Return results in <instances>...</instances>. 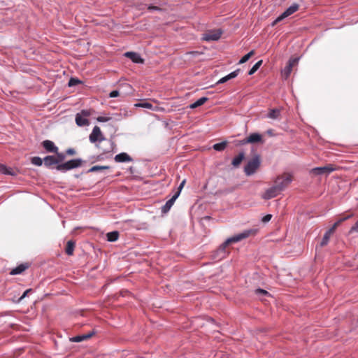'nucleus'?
<instances>
[{
  "label": "nucleus",
  "instance_id": "nucleus-17",
  "mask_svg": "<svg viewBox=\"0 0 358 358\" xmlns=\"http://www.w3.org/2000/svg\"><path fill=\"white\" fill-rule=\"evenodd\" d=\"M76 123L79 127L87 126L90 124L89 120L79 113H77L76 115Z\"/></svg>",
  "mask_w": 358,
  "mask_h": 358
},
{
  "label": "nucleus",
  "instance_id": "nucleus-11",
  "mask_svg": "<svg viewBox=\"0 0 358 358\" xmlns=\"http://www.w3.org/2000/svg\"><path fill=\"white\" fill-rule=\"evenodd\" d=\"M178 196L179 192H176L174 195L162 207V212L163 213H168Z\"/></svg>",
  "mask_w": 358,
  "mask_h": 358
},
{
  "label": "nucleus",
  "instance_id": "nucleus-40",
  "mask_svg": "<svg viewBox=\"0 0 358 358\" xmlns=\"http://www.w3.org/2000/svg\"><path fill=\"white\" fill-rule=\"evenodd\" d=\"M71 341L73 342H81V341H83V338H81L80 335H78V336L73 337L71 338Z\"/></svg>",
  "mask_w": 358,
  "mask_h": 358
},
{
  "label": "nucleus",
  "instance_id": "nucleus-33",
  "mask_svg": "<svg viewBox=\"0 0 358 358\" xmlns=\"http://www.w3.org/2000/svg\"><path fill=\"white\" fill-rule=\"evenodd\" d=\"M92 112V110H82L79 114L87 119V117L91 115Z\"/></svg>",
  "mask_w": 358,
  "mask_h": 358
},
{
  "label": "nucleus",
  "instance_id": "nucleus-36",
  "mask_svg": "<svg viewBox=\"0 0 358 358\" xmlns=\"http://www.w3.org/2000/svg\"><path fill=\"white\" fill-rule=\"evenodd\" d=\"M341 224V222H336L334 225L328 230V231L331 232V234H334L336 228Z\"/></svg>",
  "mask_w": 358,
  "mask_h": 358
},
{
  "label": "nucleus",
  "instance_id": "nucleus-3",
  "mask_svg": "<svg viewBox=\"0 0 358 358\" xmlns=\"http://www.w3.org/2000/svg\"><path fill=\"white\" fill-rule=\"evenodd\" d=\"M293 180V177L292 174L288 173H285L281 176H278L275 181L274 184L281 190L283 191L285 188H287L289 185L292 182Z\"/></svg>",
  "mask_w": 358,
  "mask_h": 358
},
{
  "label": "nucleus",
  "instance_id": "nucleus-25",
  "mask_svg": "<svg viewBox=\"0 0 358 358\" xmlns=\"http://www.w3.org/2000/svg\"><path fill=\"white\" fill-rule=\"evenodd\" d=\"M107 240L110 242L116 241L119 238V232L117 231H113L111 232H108L106 234Z\"/></svg>",
  "mask_w": 358,
  "mask_h": 358
},
{
  "label": "nucleus",
  "instance_id": "nucleus-13",
  "mask_svg": "<svg viewBox=\"0 0 358 358\" xmlns=\"http://www.w3.org/2000/svg\"><path fill=\"white\" fill-rule=\"evenodd\" d=\"M42 145L48 152L57 153L58 152V148L50 140L43 141Z\"/></svg>",
  "mask_w": 358,
  "mask_h": 358
},
{
  "label": "nucleus",
  "instance_id": "nucleus-35",
  "mask_svg": "<svg viewBox=\"0 0 358 358\" xmlns=\"http://www.w3.org/2000/svg\"><path fill=\"white\" fill-rule=\"evenodd\" d=\"M56 154H57L56 160L57 161V165H58L59 162H62L64 159L65 155L63 153H59L58 152Z\"/></svg>",
  "mask_w": 358,
  "mask_h": 358
},
{
  "label": "nucleus",
  "instance_id": "nucleus-29",
  "mask_svg": "<svg viewBox=\"0 0 358 358\" xmlns=\"http://www.w3.org/2000/svg\"><path fill=\"white\" fill-rule=\"evenodd\" d=\"M262 64V60H259L258 61L252 68L248 72V74L249 75H252L254 74L258 69L261 66Z\"/></svg>",
  "mask_w": 358,
  "mask_h": 358
},
{
  "label": "nucleus",
  "instance_id": "nucleus-32",
  "mask_svg": "<svg viewBox=\"0 0 358 358\" xmlns=\"http://www.w3.org/2000/svg\"><path fill=\"white\" fill-rule=\"evenodd\" d=\"M94 334H95V331H92L88 334H82L80 336H81V338H83V341H85V340H87V339L92 338Z\"/></svg>",
  "mask_w": 358,
  "mask_h": 358
},
{
  "label": "nucleus",
  "instance_id": "nucleus-7",
  "mask_svg": "<svg viewBox=\"0 0 358 358\" xmlns=\"http://www.w3.org/2000/svg\"><path fill=\"white\" fill-rule=\"evenodd\" d=\"M298 62H299V58H297V57L291 58L288 61V62L287 64V66L282 71V76L285 79H287L289 78V76H290V74H291V73L292 71V68L294 66H296L298 64Z\"/></svg>",
  "mask_w": 358,
  "mask_h": 358
},
{
  "label": "nucleus",
  "instance_id": "nucleus-22",
  "mask_svg": "<svg viewBox=\"0 0 358 358\" xmlns=\"http://www.w3.org/2000/svg\"><path fill=\"white\" fill-rule=\"evenodd\" d=\"M75 248V242L73 241H69L66 243L65 252L68 255H72L73 254Z\"/></svg>",
  "mask_w": 358,
  "mask_h": 358
},
{
  "label": "nucleus",
  "instance_id": "nucleus-41",
  "mask_svg": "<svg viewBox=\"0 0 358 358\" xmlns=\"http://www.w3.org/2000/svg\"><path fill=\"white\" fill-rule=\"evenodd\" d=\"M106 168L107 167H105V166H94L91 168L90 171H98V170H101V169H106Z\"/></svg>",
  "mask_w": 358,
  "mask_h": 358
},
{
  "label": "nucleus",
  "instance_id": "nucleus-37",
  "mask_svg": "<svg viewBox=\"0 0 358 358\" xmlns=\"http://www.w3.org/2000/svg\"><path fill=\"white\" fill-rule=\"evenodd\" d=\"M110 120V117H102V116H99L96 118V120L98 122H108Z\"/></svg>",
  "mask_w": 358,
  "mask_h": 358
},
{
  "label": "nucleus",
  "instance_id": "nucleus-44",
  "mask_svg": "<svg viewBox=\"0 0 358 358\" xmlns=\"http://www.w3.org/2000/svg\"><path fill=\"white\" fill-rule=\"evenodd\" d=\"M148 9L150 10H160L161 8L158 6H149L148 7Z\"/></svg>",
  "mask_w": 358,
  "mask_h": 358
},
{
  "label": "nucleus",
  "instance_id": "nucleus-8",
  "mask_svg": "<svg viewBox=\"0 0 358 358\" xmlns=\"http://www.w3.org/2000/svg\"><path fill=\"white\" fill-rule=\"evenodd\" d=\"M335 170H336V169L334 165L328 164L325 166L314 168L310 171V172L314 175L318 176L322 174H329Z\"/></svg>",
  "mask_w": 358,
  "mask_h": 358
},
{
  "label": "nucleus",
  "instance_id": "nucleus-38",
  "mask_svg": "<svg viewBox=\"0 0 358 358\" xmlns=\"http://www.w3.org/2000/svg\"><path fill=\"white\" fill-rule=\"evenodd\" d=\"M355 231H357L358 232V220L356 222V223L355 224V225H353L350 230V233H353Z\"/></svg>",
  "mask_w": 358,
  "mask_h": 358
},
{
  "label": "nucleus",
  "instance_id": "nucleus-6",
  "mask_svg": "<svg viewBox=\"0 0 358 358\" xmlns=\"http://www.w3.org/2000/svg\"><path fill=\"white\" fill-rule=\"evenodd\" d=\"M298 9H299L298 4L294 3V4L292 5L272 22V26H275L278 22H280L285 17L294 13L295 12H296L298 10Z\"/></svg>",
  "mask_w": 358,
  "mask_h": 358
},
{
  "label": "nucleus",
  "instance_id": "nucleus-46",
  "mask_svg": "<svg viewBox=\"0 0 358 358\" xmlns=\"http://www.w3.org/2000/svg\"><path fill=\"white\" fill-rule=\"evenodd\" d=\"M75 153H76V151L73 148H69L66 150V154L69 155H75Z\"/></svg>",
  "mask_w": 358,
  "mask_h": 358
},
{
  "label": "nucleus",
  "instance_id": "nucleus-16",
  "mask_svg": "<svg viewBox=\"0 0 358 358\" xmlns=\"http://www.w3.org/2000/svg\"><path fill=\"white\" fill-rule=\"evenodd\" d=\"M115 161L116 162H131L132 159L131 157L126 152H122L118 155H117L115 157Z\"/></svg>",
  "mask_w": 358,
  "mask_h": 358
},
{
  "label": "nucleus",
  "instance_id": "nucleus-9",
  "mask_svg": "<svg viewBox=\"0 0 358 358\" xmlns=\"http://www.w3.org/2000/svg\"><path fill=\"white\" fill-rule=\"evenodd\" d=\"M282 191L274 184L273 186L267 189L262 195V198L264 200H268L277 196Z\"/></svg>",
  "mask_w": 358,
  "mask_h": 358
},
{
  "label": "nucleus",
  "instance_id": "nucleus-10",
  "mask_svg": "<svg viewBox=\"0 0 358 358\" xmlns=\"http://www.w3.org/2000/svg\"><path fill=\"white\" fill-rule=\"evenodd\" d=\"M222 35V31L219 29L211 30L203 34L202 39L206 41H217Z\"/></svg>",
  "mask_w": 358,
  "mask_h": 358
},
{
  "label": "nucleus",
  "instance_id": "nucleus-34",
  "mask_svg": "<svg viewBox=\"0 0 358 358\" xmlns=\"http://www.w3.org/2000/svg\"><path fill=\"white\" fill-rule=\"evenodd\" d=\"M80 83L81 82L78 79L71 78L69 81V87L75 86Z\"/></svg>",
  "mask_w": 358,
  "mask_h": 358
},
{
  "label": "nucleus",
  "instance_id": "nucleus-21",
  "mask_svg": "<svg viewBox=\"0 0 358 358\" xmlns=\"http://www.w3.org/2000/svg\"><path fill=\"white\" fill-rule=\"evenodd\" d=\"M208 100V99L207 97H201V98L199 99L194 103L190 104L189 105V108L191 109H194V108H197L199 106H201L203 104H204Z\"/></svg>",
  "mask_w": 358,
  "mask_h": 358
},
{
  "label": "nucleus",
  "instance_id": "nucleus-15",
  "mask_svg": "<svg viewBox=\"0 0 358 358\" xmlns=\"http://www.w3.org/2000/svg\"><path fill=\"white\" fill-rule=\"evenodd\" d=\"M125 56L131 59L132 62L135 63L143 64L144 62L143 59H142L138 53L133 52H127L125 53Z\"/></svg>",
  "mask_w": 358,
  "mask_h": 358
},
{
  "label": "nucleus",
  "instance_id": "nucleus-30",
  "mask_svg": "<svg viewBox=\"0 0 358 358\" xmlns=\"http://www.w3.org/2000/svg\"><path fill=\"white\" fill-rule=\"evenodd\" d=\"M227 147V143L226 142H222L219 143H216L213 145V149L217 151H222L225 149Z\"/></svg>",
  "mask_w": 358,
  "mask_h": 358
},
{
  "label": "nucleus",
  "instance_id": "nucleus-42",
  "mask_svg": "<svg viewBox=\"0 0 358 358\" xmlns=\"http://www.w3.org/2000/svg\"><path fill=\"white\" fill-rule=\"evenodd\" d=\"M352 216H353V214H350V215H348L347 216H345V217L339 219L338 221L341 222V224L343 222L348 220L349 218L352 217Z\"/></svg>",
  "mask_w": 358,
  "mask_h": 358
},
{
  "label": "nucleus",
  "instance_id": "nucleus-31",
  "mask_svg": "<svg viewBox=\"0 0 358 358\" xmlns=\"http://www.w3.org/2000/svg\"><path fill=\"white\" fill-rule=\"evenodd\" d=\"M31 163L36 166H41L43 160L39 157H34L31 158Z\"/></svg>",
  "mask_w": 358,
  "mask_h": 358
},
{
  "label": "nucleus",
  "instance_id": "nucleus-23",
  "mask_svg": "<svg viewBox=\"0 0 358 358\" xmlns=\"http://www.w3.org/2000/svg\"><path fill=\"white\" fill-rule=\"evenodd\" d=\"M135 106L136 107L145 108L150 109V110H158V107H157V106L154 107L150 103L145 102V101L136 103Z\"/></svg>",
  "mask_w": 358,
  "mask_h": 358
},
{
  "label": "nucleus",
  "instance_id": "nucleus-43",
  "mask_svg": "<svg viewBox=\"0 0 358 358\" xmlns=\"http://www.w3.org/2000/svg\"><path fill=\"white\" fill-rule=\"evenodd\" d=\"M271 217H272V215H270V214H268V215H265V216L262 218V222H268V221H270V220H271Z\"/></svg>",
  "mask_w": 358,
  "mask_h": 358
},
{
  "label": "nucleus",
  "instance_id": "nucleus-2",
  "mask_svg": "<svg viewBox=\"0 0 358 358\" xmlns=\"http://www.w3.org/2000/svg\"><path fill=\"white\" fill-rule=\"evenodd\" d=\"M89 139L90 141L92 143H97L96 146L101 150L102 154L108 153L110 152L111 148L110 147L108 148H103L101 147V143L103 142L107 143L109 144V145H111V143L104 138L101 129L98 126H95L93 128L92 133L90 134Z\"/></svg>",
  "mask_w": 358,
  "mask_h": 358
},
{
  "label": "nucleus",
  "instance_id": "nucleus-14",
  "mask_svg": "<svg viewBox=\"0 0 358 358\" xmlns=\"http://www.w3.org/2000/svg\"><path fill=\"white\" fill-rule=\"evenodd\" d=\"M30 264L29 263H24L18 265L15 268H13L10 271V275H15L22 273L25 270H27L29 267Z\"/></svg>",
  "mask_w": 358,
  "mask_h": 358
},
{
  "label": "nucleus",
  "instance_id": "nucleus-26",
  "mask_svg": "<svg viewBox=\"0 0 358 358\" xmlns=\"http://www.w3.org/2000/svg\"><path fill=\"white\" fill-rule=\"evenodd\" d=\"M280 110L276 109V108L271 109L268 114V117L269 118H271L273 120L278 119L280 117Z\"/></svg>",
  "mask_w": 358,
  "mask_h": 358
},
{
  "label": "nucleus",
  "instance_id": "nucleus-12",
  "mask_svg": "<svg viewBox=\"0 0 358 358\" xmlns=\"http://www.w3.org/2000/svg\"><path fill=\"white\" fill-rule=\"evenodd\" d=\"M262 140V135L257 133H252L247 138L242 141V144L259 143L261 142Z\"/></svg>",
  "mask_w": 358,
  "mask_h": 358
},
{
  "label": "nucleus",
  "instance_id": "nucleus-18",
  "mask_svg": "<svg viewBox=\"0 0 358 358\" xmlns=\"http://www.w3.org/2000/svg\"><path fill=\"white\" fill-rule=\"evenodd\" d=\"M0 172L5 175L16 176L17 171L12 168L7 167L3 164H0Z\"/></svg>",
  "mask_w": 358,
  "mask_h": 358
},
{
  "label": "nucleus",
  "instance_id": "nucleus-20",
  "mask_svg": "<svg viewBox=\"0 0 358 358\" xmlns=\"http://www.w3.org/2000/svg\"><path fill=\"white\" fill-rule=\"evenodd\" d=\"M43 162L45 166L50 167L52 165L57 164V161L56 160V157L54 156H46L43 159Z\"/></svg>",
  "mask_w": 358,
  "mask_h": 358
},
{
  "label": "nucleus",
  "instance_id": "nucleus-45",
  "mask_svg": "<svg viewBox=\"0 0 358 358\" xmlns=\"http://www.w3.org/2000/svg\"><path fill=\"white\" fill-rule=\"evenodd\" d=\"M185 182H186V181H185V180H183L182 181V182L180 183V185H179V187H178V191L176 192H179V194H180V192H181L182 189L183 188V187H184V185H185Z\"/></svg>",
  "mask_w": 358,
  "mask_h": 358
},
{
  "label": "nucleus",
  "instance_id": "nucleus-48",
  "mask_svg": "<svg viewBox=\"0 0 358 358\" xmlns=\"http://www.w3.org/2000/svg\"><path fill=\"white\" fill-rule=\"evenodd\" d=\"M31 289H27V290L24 292V294H22V296L20 297V299H23V298H24V297L27 295V293H28V292H31Z\"/></svg>",
  "mask_w": 358,
  "mask_h": 358
},
{
  "label": "nucleus",
  "instance_id": "nucleus-5",
  "mask_svg": "<svg viewBox=\"0 0 358 358\" xmlns=\"http://www.w3.org/2000/svg\"><path fill=\"white\" fill-rule=\"evenodd\" d=\"M260 166L259 157H255L250 160L245 166V173L247 176H251L255 173Z\"/></svg>",
  "mask_w": 358,
  "mask_h": 358
},
{
  "label": "nucleus",
  "instance_id": "nucleus-4",
  "mask_svg": "<svg viewBox=\"0 0 358 358\" xmlns=\"http://www.w3.org/2000/svg\"><path fill=\"white\" fill-rule=\"evenodd\" d=\"M82 161L80 159L69 160L65 163L58 164L56 166L57 170L61 171H69L81 166Z\"/></svg>",
  "mask_w": 358,
  "mask_h": 358
},
{
  "label": "nucleus",
  "instance_id": "nucleus-47",
  "mask_svg": "<svg viewBox=\"0 0 358 358\" xmlns=\"http://www.w3.org/2000/svg\"><path fill=\"white\" fill-rule=\"evenodd\" d=\"M256 292H257V293L262 294H264V295H266V294H268L267 291H266V290H264V289H257L256 290Z\"/></svg>",
  "mask_w": 358,
  "mask_h": 358
},
{
  "label": "nucleus",
  "instance_id": "nucleus-19",
  "mask_svg": "<svg viewBox=\"0 0 358 358\" xmlns=\"http://www.w3.org/2000/svg\"><path fill=\"white\" fill-rule=\"evenodd\" d=\"M239 71H240V69H236V71L231 72L229 75H227V76L222 78L221 79H220L217 81V84L224 83L228 81L230 79L236 78L238 75Z\"/></svg>",
  "mask_w": 358,
  "mask_h": 358
},
{
  "label": "nucleus",
  "instance_id": "nucleus-28",
  "mask_svg": "<svg viewBox=\"0 0 358 358\" xmlns=\"http://www.w3.org/2000/svg\"><path fill=\"white\" fill-rule=\"evenodd\" d=\"M255 55V51L254 50H251L250 52H249L248 54H246L245 55H244L239 61L238 64H243L245 62H246L252 56H253Z\"/></svg>",
  "mask_w": 358,
  "mask_h": 358
},
{
  "label": "nucleus",
  "instance_id": "nucleus-24",
  "mask_svg": "<svg viewBox=\"0 0 358 358\" xmlns=\"http://www.w3.org/2000/svg\"><path fill=\"white\" fill-rule=\"evenodd\" d=\"M244 157H245L244 153H243V152L239 153L238 156H236V157L234 158V159L232 160L231 164L234 167H238L241 164L242 161L243 160Z\"/></svg>",
  "mask_w": 358,
  "mask_h": 358
},
{
  "label": "nucleus",
  "instance_id": "nucleus-1",
  "mask_svg": "<svg viewBox=\"0 0 358 358\" xmlns=\"http://www.w3.org/2000/svg\"><path fill=\"white\" fill-rule=\"evenodd\" d=\"M258 231L257 229H250L227 239L218 248V252L225 253V250L230 244L239 242L250 236H254Z\"/></svg>",
  "mask_w": 358,
  "mask_h": 358
},
{
  "label": "nucleus",
  "instance_id": "nucleus-27",
  "mask_svg": "<svg viewBox=\"0 0 358 358\" xmlns=\"http://www.w3.org/2000/svg\"><path fill=\"white\" fill-rule=\"evenodd\" d=\"M331 235L332 234H331V232H329L328 231L324 234V236L322 238V241L320 243V246L321 247H324V246L327 245V243H328V242L329 241V238H330Z\"/></svg>",
  "mask_w": 358,
  "mask_h": 358
},
{
  "label": "nucleus",
  "instance_id": "nucleus-39",
  "mask_svg": "<svg viewBox=\"0 0 358 358\" xmlns=\"http://www.w3.org/2000/svg\"><path fill=\"white\" fill-rule=\"evenodd\" d=\"M120 95V92L119 91L117 90H114V91H112L110 94H109V96L110 98H115V97H117Z\"/></svg>",
  "mask_w": 358,
  "mask_h": 358
}]
</instances>
